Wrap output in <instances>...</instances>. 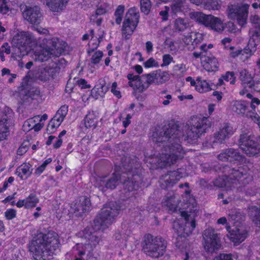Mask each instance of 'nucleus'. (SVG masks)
Segmentation results:
<instances>
[{
    "mask_svg": "<svg viewBox=\"0 0 260 260\" xmlns=\"http://www.w3.org/2000/svg\"><path fill=\"white\" fill-rule=\"evenodd\" d=\"M140 14L138 9L136 7H132L129 8L126 12L124 18L135 24H138L140 20Z\"/></svg>",
    "mask_w": 260,
    "mask_h": 260,
    "instance_id": "nucleus-32",
    "label": "nucleus"
},
{
    "mask_svg": "<svg viewBox=\"0 0 260 260\" xmlns=\"http://www.w3.org/2000/svg\"><path fill=\"white\" fill-rule=\"evenodd\" d=\"M23 16L25 20L33 24H40L43 19L41 9L37 6L31 7L25 6Z\"/></svg>",
    "mask_w": 260,
    "mask_h": 260,
    "instance_id": "nucleus-13",
    "label": "nucleus"
},
{
    "mask_svg": "<svg viewBox=\"0 0 260 260\" xmlns=\"http://www.w3.org/2000/svg\"><path fill=\"white\" fill-rule=\"evenodd\" d=\"M144 78H143V75L135 82V89L139 91H143L148 88V84L145 83Z\"/></svg>",
    "mask_w": 260,
    "mask_h": 260,
    "instance_id": "nucleus-47",
    "label": "nucleus"
},
{
    "mask_svg": "<svg viewBox=\"0 0 260 260\" xmlns=\"http://www.w3.org/2000/svg\"><path fill=\"white\" fill-rule=\"evenodd\" d=\"M25 208L29 209L36 207L39 202V199L34 193H30L27 198L25 199Z\"/></svg>",
    "mask_w": 260,
    "mask_h": 260,
    "instance_id": "nucleus-41",
    "label": "nucleus"
},
{
    "mask_svg": "<svg viewBox=\"0 0 260 260\" xmlns=\"http://www.w3.org/2000/svg\"><path fill=\"white\" fill-rule=\"evenodd\" d=\"M248 48V45L243 49H235L234 47L231 46L230 47V56L233 58H235L238 56L239 55H243L244 54H246L247 55L245 57L246 58H249L252 54H251L249 50H245L246 48Z\"/></svg>",
    "mask_w": 260,
    "mask_h": 260,
    "instance_id": "nucleus-37",
    "label": "nucleus"
},
{
    "mask_svg": "<svg viewBox=\"0 0 260 260\" xmlns=\"http://www.w3.org/2000/svg\"><path fill=\"white\" fill-rule=\"evenodd\" d=\"M229 216L230 220L233 222L234 226L236 224L243 225L242 222L244 220V216L240 211L236 209H232L229 211Z\"/></svg>",
    "mask_w": 260,
    "mask_h": 260,
    "instance_id": "nucleus-31",
    "label": "nucleus"
},
{
    "mask_svg": "<svg viewBox=\"0 0 260 260\" xmlns=\"http://www.w3.org/2000/svg\"><path fill=\"white\" fill-rule=\"evenodd\" d=\"M92 250L93 249L87 247V246H84L83 243L76 244L72 249L73 252L79 256H82L87 253L85 260H95L92 252Z\"/></svg>",
    "mask_w": 260,
    "mask_h": 260,
    "instance_id": "nucleus-23",
    "label": "nucleus"
},
{
    "mask_svg": "<svg viewBox=\"0 0 260 260\" xmlns=\"http://www.w3.org/2000/svg\"><path fill=\"white\" fill-rule=\"evenodd\" d=\"M59 246V236L52 231L38 233L28 244V251L35 260H50Z\"/></svg>",
    "mask_w": 260,
    "mask_h": 260,
    "instance_id": "nucleus-3",
    "label": "nucleus"
},
{
    "mask_svg": "<svg viewBox=\"0 0 260 260\" xmlns=\"http://www.w3.org/2000/svg\"><path fill=\"white\" fill-rule=\"evenodd\" d=\"M184 193L185 194L183 197L184 205L183 207L184 210L180 211V212L181 216L184 217L185 220L188 222L189 220L190 217L191 218V214H194L193 215V217H194V215H197L198 211L197 207L196 200L192 196L190 195V190L188 189H185ZM186 224L190 225V232L196 228V222L194 218L191 219L190 223L187 222Z\"/></svg>",
    "mask_w": 260,
    "mask_h": 260,
    "instance_id": "nucleus-8",
    "label": "nucleus"
},
{
    "mask_svg": "<svg viewBox=\"0 0 260 260\" xmlns=\"http://www.w3.org/2000/svg\"><path fill=\"white\" fill-rule=\"evenodd\" d=\"M249 5L246 4H234L228 6V16L232 20H236L243 26L247 23Z\"/></svg>",
    "mask_w": 260,
    "mask_h": 260,
    "instance_id": "nucleus-9",
    "label": "nucleus"
},
{
    "mask_svg": "<svg viewBox=\"0 0 260 260\" xmlns=\"http://www.w3.org/2000/svg\"><path fill=\"white\" fill-rule=\"evenodd\" d=\"M68 112V106L64 105L59 108L55 116L50 121L47 131L52 133L54 129L58 127L62 123Z\"/></svg>",
    "mask_w": 260,
    "mask_h": 260,
    "instance_id": "nucleus-15",
    "label": "nucleus"
},
{
    "mask_svg": "<svg viewBox=\"0 0 260 260\" xmlns=\"http://www.w3.org/2000/svg\"><path fill=\"white\" fill-rule=\"evenodd\" d=\"M216 168H218L219 171L223 173H226L231 181L232 180L238 181L242 177L247 179L246 177L248 173V167L246 165L236 166L231 168L228 166L217 165ZM216 171L217 169H216Z\"/></svg>",
    "mask_w": 260,
    "mask_h": 260,
    "instance_id": "nucleus-12",
    "label": "nucleus"
},
{
    "mask_svg": "<svg viewBox=\"0 0 260 260\" xmlns=\"http://www.w3.org/2000/svg\"><path fill=\"white\" fill-rule=\"evenodd\" d=\"M250 38L248 44V48L245 50H249L253 54L256 50V46L259 43L260 38V25H255L249 30Z\"/></svg>",
    "mask_w": 260,
    "mask_h": 260,
    "instance_id": "nucleus-17",
    "label": "nucleus"
},
{
    "mask_svg": "<svg viewBox=\"0 0 260 260\" xmlns=\"http://www.w3.org/2000/svg\"><path fill=\"white\" fill-rule=\"evenodd\" d=\"M180 202L179 197L174 192L169 193L162 201V205L166 207L169 211L173 212L177 211L178 205Z\"/></svg>",
    "mask_w": 260,
    "mask_h": 260,
    "instance_id": "nucleus-19",
    "label": "nucleus"
},
{
    "mask_svg": "<svg viewBox=\"0 0 260 260\" xmlns=\"http://www.w3.org/2000/svg\"><path fill=\"white\" fill-rule=\"evenodd\" d=\"M248 87L256 92H260V81L252 80L250 83Z\"/></svg>",
    "mask_w": 260,
    "mask_h": 260,
    "instance_id": "nucleus-58",
    "label": "nucleus"
},
{
    "mask_svg": "<svg viewBox=\"0 0 260 260\" xmlns=\"http://www.w3.org/2000/svg\"><path fill=\"white\" fill-rule=\"evenodd\" d=\"M182 177V174L179 170L168 172L167 174L162 175L160 178L159 182L161 188L165 189L168 187L173 186Z\"/></svg>",
    "mask_w": 260,
    "mask_h": 260,
    "instance_id": "nucleus-16",
    "label": "nucleus"
},
{
    "mask_svg": "<svg viewBox=\"0 0 260 260\" xmlns=\"http://www.w3.org/2000/svg\"><path fill=\"white\" fill-rule=\"evenodd\" d=\"M248 215L255 224L260 226V209L252 206L249 209Z\"/></svg>",
    "mask_w": 260,
    "mask_h": 260,
    "instance_id": "nucleus-33",
    "label": "nucleus"
},
{
    "mask_svg": "<svg viewBox=\"0 0 260 260\" xmlns=\"http://www.w3.org/2000/svg\"><path fill=\"white\" fill-rule=\"evenodd\" d=\"M143 78H144L145 83L148 84V87L153 83H155L156 84L157 74L156 73V71L148 74L143 75Z\"/></svg>",
    "mask_w": 260,
    "mask_h": 260,
    "instance_id": "nucleus-48",
    "label": "nucleus"
},
{
    "mask_svg": "<svg viewBox=\"0 0 260 260\" xmlns=\"http://www.w3.org/2000/svg\"><path fill=\"white\" fill-rule=\"evenodd\" d=\"M226 151L228 152L229 161L235 160L240 161H242L244 159V157L237 149L231 148L226 149Z\"/></svg>",
    "mask_w": 260,
    "mask_h": 260,
    "instance_id": "nucleus-40",
    "label": "nucleus"
},
{
    "mask_svg": "<svg viewBox=\"0 0 260 260\" xmlns=\"http://www.w3.org/2000/svg\"><path fill=\"white\" fill-rule=\"evenodd\" d=\"M238 144L241 149L249 156L255 155L260 150V146L256 138L247 130L241 132Z\"/></svg>",
    "mask_w": 260,
    "mask_h": 260,
    "instance_id": "nucleus-7",
    "label": "nucleus"
},
{
    "mask_svg": "<svg viewBox=\"0 0 260 260\" xmlns=\"http://www.w3.org/2000/svg\"><path fill=\"white\" fill-rule=\"evenodd\" d=\"M190 18L204 25L210 27L212 29L217 31L223 30L221 20L211 15H205L201 12H192L189 14Z\"/></svg>",
    "mask_w": 260,
    "mask_h": 260,
    "instance_id": "nucleus-10",
    "label": "nucleus"
},
{
    "mask_svg": "<svg viewBox=\"0 0 260 260\" xmlns=\"http://www.w3.org/2000/svg\"><path fill=\"white\" fill-rule=\"evenodd\" d=\"M121 175L118 174L113 173L112 176L109 179H106L105 177L100 178L96 180V186L103 192L106 189H113L121 181Z\"/></svg>",
    "mask_w": 260,
    "mask_h": 260,
    "instance_id": "nucleus-14",
    "label": "nucleus"
},
{
    "mask_svg": "<svg viewBox=\"0 0 260 260\" xmlns=\"http://www.w3.org/2000/svg\"><path fill=\"white\" fill-rule=\"evenodd\" d=\"M229 139L220 129L211 138L210 141L213 143H222L226 139Z\"/></svg>",
    "mask_w": 260,
    "mask_h": 260,
    "instance_id": "nucleus-43",
    "label": "nucleus"
},
{
    "mask_svg": "<svg viewBox=\"0 0 260 260\" xmlns=\"http://www.w3.org/2000/svg\"><path fill=\"white\" fill-rule=\"evenodd\" d=\"M64 61L63 58L55 59L51 64L45 68V73L49 74L48 76H50L51 79H54L59 73L60 64Z\"/></svg>",
    "mask_w": 260,
    "mask_h": 260,
    "instance_id": "nucleus-24",
    "label": "nucleus"
},
{
    "mask_svg": "<svg viewBox=\"0 0 260 260\" xmlns=\"http://www.w3.org/2000/svg\"><path fill=\"white\" fill-rule=\"evenodd\" d=\"M206 6L209 9L218 10L220 8V5L219 4L217 0H208L205 1Z\"/></svg>",
    "mask_w": 260,
    "mask_h": 260,
    "instance_id": "nucleus-54",
    "label": "nucleus"
},
{
    "mask_svg": "<svg viewBox=\"0 0 260 260\" xmlns=\"http://www.w3.org/2000/svg\"><path fill=\"white\" fill-rule=\"evenodd\" d=\"M46 4L52 12H58L66 8L69 0H46Z\"/></svg>",
    "mask_w": 260,
    "mask_h": 260,
    "instance_id": "nucleus-26",
    "label": "nucleus"
},
{
    "mask_svg": "<svg viewBox=\"0 0 260 260\" xmlns=\"http://www.w3.org/2000/svg\"><path fill=\"white\" fill-rule=\"evenodd\" d=\"M224 175L221 177L218 178L213 181V185L218 188L223 187H231L234 186L233 184L234 182L231 181L226 173H223Z\"/></svg>",
    "mask_w": 260,
    "mask_h": 260,
    "instance_id": "nucleus-29",
    "label": "nucleus"
},
{
    "mask_svg": "<svg viewBox=\"0 0 260 260\" xmlns=\"http://www.w3.org/2000/svg\"><path fill=\"white\" fill-rule=\"evenodd\" d=\"M235 229L231 233V240L235 243H240L247 237L248 233L246 228L244 225L236 224Z\"/></svg>",
    "mask_w": 260,
    "mask_h": 260,
    "instance_id": "nucleus-18",
    "label": "nucleus"
},
{
    "mask_svg": "<svg viewBox=\"0 0 260 260\" xmlns=\"http://www.w3.org/2000/svg\"><path fill=\"white\" fill-rule=\"evenodd\" d=\"M26 35L25 32L15 36L12 40V44L18 48L21 52L26 51Z\"/></svg>",
    "mask_w": 260,
    "mask_h": 260,
    "instance_id": "nucleus-27",
    "label": "nucleus"
},
{
    "mask_svg": "<svg viewBox=\"0 0 260 260\" xmlns=\"http://www.w3.org/2000/svg\"><path fill=\"white\" fill-rule=\"evenodd\" d=\"M45 46L38 55V59L41 61H45L52 57H58L64 52L66 43L57 38L46 40Z\"/></svg>",
    "mask_w": 260,
    "mask_h": 260,
    "instance_id": "nucleus-6",
    "label": "nucleus"
},
{
    "mask_svg": "<svg viewBox=\"0 0 260 260\" xmlns=\"http://www.w3.org/2000/svg\"><path fill=\"white\" fill-rule=\"evenodd\" d=\"M196 81H197V84L196 89L199 92H206L212 89L209 83L206 80L201 81L200 80V78H198Z\"/></svg>",
    "mask_w": 260,
    "mask_h": 260,
    "instance_id": "nucleus-38",
    "label": "nucleus"
},
{
    "mask_svg": "<svg viewBox=\"0 0 260 260\" xmlns=\"http://www.w3.org/2000/svg\"><path fill=\"white\" fill-rule=\"evenodd\" d=\"M204 248L209 254L216 252L221 247L220 241L217 234L212 228L206 229L203 233Z\"/></svg>",
    "mask_w": 260,
    "mask_h": 260,
    "instance_id": "nucleus-11",
    "label": "nucleus"
},
{
    "mask_svg": "<svg viewBox=\"0 0 260 260\" xmlns=\"http://www.w3.org/2000/svg\"><path fill=\"white\" fill-rule=\"evenodd\" d=\"M166 241L160 236H154L146 234L142 243L143 252L148 256L153 258L161 257L167 248Z\"/></svg>",
    "mask_w": 260,
    "mask_h": 260,
    "instance_id": "nucleus-5",
    "label": "nucleus"
},
{
    "mask_svg": "<svg viewBox=\"0 0 260 260\" xmlns=\"http://www.w3.org/2000/svg\"><path fill=\"white\" fill-rule=\"evenodd\" d=\"M110 9V6L107 4H104L101 5L95 11V15H101L106 13Z\"/></svg>",
    "mask_w": 260,
    "mask_h": 260,
    "instance_id": "nucleus-55",
    "label": "nucleus"
},
{
    "mask_svg": "<svg viewBox=\"0 0 260 260\" xmlns=\"http://www.w3.org/2000/svg\"><path fill=\"white\" fill-rule=\"evenodd\" d=\"M173 58L170 54H165L162 56L163 63L161 67L168 66L173 60Z\"/></svg>",
    "mask_w": 260,
    "mask_h": 260,
    "instance_id": "nucleus-60",
    "label": "nucleus"
},
{
    "mask_svg": "<svg viewBox=\"0 0 260 260\" xmlns=\"http://www.w3.org/2000/svg\"><path fill=\"white\" fill-rule=\"evenodd\" d=\"M223 79L226 81H230V84H234L236 82V77L233 72H227L222 76Z\"/></svg>",
    "mask_w": 260,
    "mask_h": 260,
    "instance_id": "nucleus-56",
    "label": "nucleus"
},
{
    "mask_svg": "<svg viewBox=\"0 0 260 260\" xmlns=\"http://www.w3.org/2000/svg\"><path fill=\"white\" fill-rule=\"evenodd\" d=\"M87 52L88 55L91 56V63L94 65L100 62L103 56V52L100 50L94 52V49H89Z\"/></svg>",
    "mask_w": 260,
    "mask_h": 260,
    "instance_id": "nucleus-34",
    "label": "nucleus"
},
{
    "mask_svg": "<svg viewBox=\"0 0 260 260\" xmlns=\"http://www.w3.org/2000/svg\"><path fill=\"white\" fill-rule=\"evenodd\" d=\"M240 79L244 84H247L248 86L252 81L251 75L246 70H242L240 72Z\"/></svg>",
    "mask_w": 260,
    "mask_h": 260,
    "instance_id": "nucleus-49",
    "label": "nucleus"
},
{
    "mask_svg": "<svg viewBox=\"0 0 260 260\" xmlns=\"http://www.w3.org/2000/svg\"><path fill=\"white\" fill-rule=\"evenodd\" d=\"M222 132L229 138L234 133V130L232 125L229 123H224L220 128Z\"/></svg>",
    "mask_w": 260,
    "mask_h": 260,
    "instance_id": "nucleus-52",
    "label": "nucleus"
},
{
    "mask_svg": "<svg viewBox=\"0 0 260 260\" xmlns=\"http://www.w3.org/2000/svg\"><path fill=\"white\" fill-rule=\"evenodd\" d=\"M96 123V119L93 112H89L84 119V124L86 128L95 127Z\"/></svg>",
    "mask_w": 260,
    "mask_h": 260,
    "instance_id": "nucleus-36",
    "label": "nucleus"
},
{
    "mask_svg": "<svg viewBox=\"0 0 260 260\" xmlns=\"http://www.w3.org/2000/svg\"><path fill=\"white\" fill-rule=\"evenodd\" d=\"M29 96L32 99H36L40 94V91L38 88H32L29 91Z\"/></svg>",
    "mask_w": 260,
    "mask_h": 260,
    "instance_id": "nucleus-62",
    "label": "nucleus"
},
{
    "mask_svg": "<svg viewBox=\"0 0 260 260\" xmlns=\"http://www.w3.org/2000/svg\"><path fill=\"white\" fill-rule=\"evenodd\" d=\"M74 213L77 216H81L83 213L88 211L90 209V201L89 198L82 196L74 205Z\"/></svg>",
    "mask_w": 260,
    "mask_h": 260,
    "instance_id": "nucleus-20",
    "label": "nucleus"
},
{
    "mask_svg": "<svg viewBox=\"0 0 260 260\" xmlns=\"http://www.w3.org/2000/svg\"><path fill=\"white\" fill-rule=\"evenodd\" d=\"M173 228L175 232L178 235L177 239L179 238H182V236L185 237V234L187 235V233L185 232V229L182 226H181L178 221H174L173 224Z\"/></svg>",
    "mask_w": 260,
    "mask_h": 260,
    "instance_id": "nucleus-51",
    "label": "nucleus"
},
{
    "mask_svg": "<svg viewBox=\"0 0 260 260\" xmlns=\"http://www.w3.org/2000/svg\"><path fill=\"white\" fill-rule=\"evenodd\" d=\"M115 238L116 240H126L127 237V235L124 233L123 231H117L114 234Z\"/></svg>",
    "mask_w": 260,
    "mask_h": 260,
    "instance_id": "nucleus-61",
    "label": "nucleus"
},
{
    "mask_svg": "<svg viewBox=\"0 0 260 260\" xmlns=\"http://www.w3.org/2000/svg\"><path fill=\"white\" fill-rule=\"evenodd\" d=\"M120 207L116 202H110L105 205L93 221L92 228H86L81 233V237L85 240L84 246L93 249L99 244L100 237L96 232L104 230L115 220L119 213Z\"/></svg>",
    "mask_w": 260,
    "mask_h": 260,
    "instance_id": "nucleus-2",
    "label": "nucleus"
},
{
    "mask_svg": "<svg viewBox=\"0 0 260 260\" xmlns=\"http://www.w3.org/2000/svg\"><path fill=\"white\" fill-rule=\"evenodd\" d=\"M152 7L150 0H140V9L141 12L147 15L149 14Z\"/></svg>",
    "mask_w": 260,
    "mask_h": 260,
    "instance_id": "nucleus-45",
    "label": "nucleus"
},
{
    "mask_svg": "<svg viewBox=\"0 0 260 260\" xmlns=\"http://www.w3.org/2000/svg\"><path fill=\"white\" fill-rule=\"evenodd\" d=\"M144 66L146 68L158 67L159 64L154 58L151 57L144 63Z\"/></svg>",
    "mask_w": 260,
    "mask_h": 260,
    "instance_id": "nucleus-57",
    "label": "nucleus"
},
{
    "mask_svg": "<svg viewBox=\"0 0 260 260\" xmlns=\"http://www.w3.org/2000/svg\"><path fill=\"white\" fill-rule=\"evenodd\" d=\"M189 27L187 19L178 18L174 21V29L177 31H183Z\"/></svg>",
    "mask_w": 260,
    "mask_h": 260,
    "instance_id": "nucleus-35",
    "label": "nucleus"
},
{
    "mask_svg": "<svg viewBox=\"0 0 260 260\" xmlns=\"http://www.w3.org/2000/svg\"><path fill=\"white\" fill-rule=\"evenodd\" d=\"M39 118V116L38 115L26 120L23 125L24 130L26 131H29L30 130L33 129L34 124L37 122L36 119L38 120Z\"/></svg>",
    "mask_w": 260,
    "mask_h": 260,
    "instance_id": "nucleus-50",
    "label": "nucleus"
},
{
    "mask_svg": "<svg viewBox=\"0 0 260 260\" xmlns=\"http://www.w3.org/2000/svg\"><path fill=\"white\" fill-rule=\"evenodd\" d=\"M217 157L218 159L223 161H229V157L228 156V152L226 151V149L223 150L219 154H218Z\"/></svg>",
    "mask_w": 260,
    "mask_h": 260,
    "instance_id": "nucleus-64",
    "label": "nucleus"
},
{
    "mask_svg": "<svg viewBox=\"0 0 260 260\" xmlns=\"http://www.w3.org/2000/svg\"><path fill=\"white\" fill-rule=\"evenodd\" d=\"M7 121L6 118L0 120V141L6 139L9 133L8 127L6 124Z\"/></svg>",
    "mask_w": 260,
    "mask_h": 260,
    "instance_id": "nucleus-42",
    "label": "nucleus"
},
{
    "mask_svg": "<svg viewBox=\"0 0 260 260\" xmlns=\"http://www.w3.org/2000/svg\"><path fill=\"white\" fill-rule=\"evenodd\" d=\"M138 24L134 23L133 21H131L127 19H124L122 28L121 33L122 36L126 40L129 39L130 37L132 35Z\"/></svg>",
    "mask_w": 260,
    "mask_h": 260,
    "instance_id": "nucleus-25",
    "label": "nucleus"
},
{
    "mask_svg": "<svg viewBox=\"0 0 260 260\" xmlns=\"http://www.w3.org/2000/svg\"><path fill=\"white\" fill-rule=\"evenodd\" d=\"M124 11V6L123 5L118 6L115 11V22L118 25H120L121 23Z\"/></svg>",
    "mask_w": 260,
    "mask_h": 260,
    "instance_id": "nucleus-46",
    "label": "nucleus"
},
{
    "mask_svg": "<svg viewBox=\"0 0 260 260\" xmlns=\"http://www.w3.org/2000/svg\"><path fill=\"white\" fill-rule=\"evenodd\" d=\"M5 215L8 220H11L16 217V211L14 209H9L5 212Z\"/></svg>",
    "mask_w": 260,
    "mask_h": 260,
    "instance_id": "nucleus-59",
    "label": "nucleus"
},
{
    "mask_svg": "<svg viewBox=\"0 0 260 260\" xmlns=\"http://www.w3.org/2000/svg\"><path fill=\"white\" fill-rule=\"evenodd\" d=\"M202 63L204 69L208 72L215 71L219 66L217 59L209 52L203 57Z\"/></svg>",
    "mask_w": 260,
    "mask_h": 260,
    "instance_id": "nucleus-22",
    "label": "nucleus"
},
{
    "mask_svg": "<svg viewBox=\"0 0 260 260\" xmlns=\"http://www.w3.org/2000/svg\"><path fill=\"white\" fill-rule=\"evenodd\" d=\"M201 51L200 52H194L193 53V56L196 58H201V60L203 59V57H205L207 52V45L206 44L202 45L200 47Z\"/></svg>",
    "mask_w": 260,
    "mask_h": 260,
    "instance_id": "nucleus-53",
    "label": "nucleus"
},
{
    "mask_svg": "<svg viewBox=\"0 0 260 260\" xmlns=\"http://www.w3.org/2000/svg\"><path fill=\"white\" fill-rule=\"evenodd\" d=\"M77 84L81 87V89H86L91 88V85L87 84V81L83 79H80L77 81Z\"/></svg>",
    "mask_w": 260,
    "mask_h": 260,
    "instance_id": "nucleus-63",
    "label": "nucleus"
},
{
    "mask_svg": "<svg viewBox=\"0 0 260 260\" xmlns=\"http://www.w3.org/2000/svg\"><path fill=\"white\" fill-rule=\"evenodd\" d=\"M247 106L244 101H237L233 105L232 110L238 114H243L246 110Z\"/></svg>",
    "mask_w": 260,
    "mask_h": 260,
    "instance_id": "nucleus-39",
    "label": "nucleus"
},
{
    "mask_svg": "<svg viewBox=\"0 0 260 260\" xmlns=\"http://www.w3.org/2000/svg\"><path fill=\"white\" fill-rule=\"evenodd\" d=\"M108 89V85H106L105 82L103 80L91 90V94L95 99H98L99 97H103Z\"/></svg>",
    "mask_w": 260,
    "mask_h": 260,
    "instance_id": "nucleus-28",
    "label": "nucleus"
},
{
    "mask_svg": "<svg viewBox=\"0 0 260 260\" xmlns=\"http://www.w3.org/2000/svg\"><path fill=\"white\" fill-rule=\"evenodd\" d=\"M211 126L209 117H193L184 128H181L174 121L156 128L152 135V140L158 146H162L165 152L153 157L151 163L159 168L175 164L183 158L185 153L181 145V139L184 138V140L193 143Z\"/></svg>",
    "mask_w": 260,
    "mask_h": 260,
    "instance_id": "nucleus-1",
    "label": "nucleus"
},
{
    "mask_svg": "<svg viewBox=\"0 0 260 260\" xmlns=\"http://www.w3.org/2000/svg\"><path fill=\"white\" fill-rule=\"evenodd\" d=\"M122 167L126 172L121 175V178L124 189L127 191L137 190L143 181L140 174V165L137 158L131 159L129 157L123 158Z\"/></svg>",
    "mask_w": 260,
    "mask_h": 260,
    "instance_id": "nucleus-4",
    "label": "nucleus"
},
{
    "mask_svg": "<svg viewBox=\"0 0 260 260\" xmlns=\"http://www.w3.org/2000/svg\"><path fill=\"white\" fill-rule=\"evenodd\" d=\"M156 73L157 74L156 84H161L169 80L170 76L167 72L158 70L156 71Z\"/></svg>",
    "mask_w": 260,
    "mask_h": 260,
    "instance_id": "nucleus-44",
    "label": "nucleus"
},
{
    "mask_svg": "<svg viewBox=\"0 0 260 260\" xmlns=\"http://www.w3.org/2000/svg\"><path fill=\"white\" fill-rule=\"evenodd\" d=\"M31 165L29 164L24 163L18 167L16 171V174L22 179H27L32 173Z\"/></svg>",
    "mask_w": 260,
    "mask_h": 260,
    "instance_id": "nucleus-30",
    "label": "nucleus"
},
{
    "mask_svg": "<svg viewBox=\"0 0 260 260\" xmlns=\"http://www.w3.org/2000/svg\"><path fill=\"white\" fill-rule=\"evenodd\" d=\"M203 40V35L199 32H191L183 39V41L186 45H190L188 48L193 50L197 45L201 43Z\"/></svg>",
    "mask_w": 260,
    "mask_h": 260,
    "instance_id": "nucleus-21",
    "label": "nucleus"
}]
</instances>
